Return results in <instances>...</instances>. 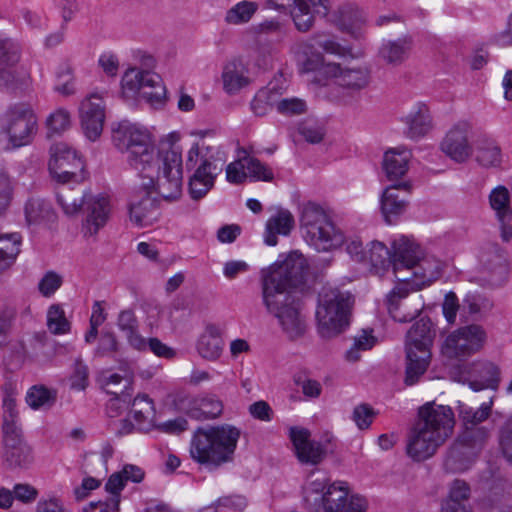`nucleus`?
<instances>
[{
    "instance_id": "nucleus-1",
    "label": "nucleus",
    "mask_w": 512,
    "mask_h": 512,
    "mask_svg": "<svg viewBox=\"0 0 512 512\" xmlns=\"http://www.w3.org/2000/svg\"><path fill=\"white\" fill-rule=\"evenodd\" d=\"M307 276V261L297 251L291 252L283 262L273 264L263 276V303L290 339L302 336L306 329L294 289L302 287Z\"/></svg>"
},
{
    "instance_id": "nucleus-2",
    "label": "nucleus",
    "mask_w": 512,
    "mask_h": 512,
    "mask_svg": "<svg viewBox=\"0 0 512 512\" xmlns=\"http://www.w3.org/2000/svg\"><path fill=\"white\" fill-rule=\"evenodd\" d=\"M454 427L455 415L451 407L434 402L424 404L409 432L407 455L417 462L429 459L452 436Z\"/></svg>"
},
{
    "instance_id": "nucleus-3",
    "label": "nucleus",
    "mask_w": 512,
    "mask_h": 512,
    "mask_svg": "<svg viewBox=\"0 0 512 512\" xmlns=\"http://www.w3.org/2000/svg\"><path fill=\"white\" fill-rule=\"evenodd\" d=\"M240 431L229 425L199 427L190 441V456L197 463L218 468L233 459Z\"/></svg>"
},
{
    "instance_id": "nucleus-4",
    "label": "nucleus",
    "mask_w": 512,
    "mask_h": 512,
    "mask_svg": "<svg viewBox=\"0 0 512 512\" xmlns=\"http://www.w3.org/2000/svg\"><path fill=\"white\" fill-rule=\"evenodd\" d=\"M227 161L226 152L220 146L194 143L188 150L185 168L189 176V192L194 200L203 198L214 186Z\"/></svg>"
},
{
    "instance_id": "nucleus-5",
    "label": "nucleus",
    "mask_w": 512,
    "mask_h": 512,
    "mask_svg": "<svg viewBox=\"0 0 512 512\" xmlns=\"http://www.w3.org/2000/svg\"><path fill=\"white\" fill-rule=\"evenodd\" d=\"M143 171V178L148 179L142 185L147 190L154 189L164 200H177L182 194L183 160L179 149L174 146L160 150L152 163Z\"/></svg>"
},
{
    "instance_id": "nucleus-6",
    "label": "nucleus",
    "mask_w": 512,
    "mask_h": 512,
    "mask_svg": "<svg viewBox=\"0 0 512 512\" xmlns=\"http://www.w3.org/2000/svg\"><path fill=\"white\" fill-rule=\"evenodd\" d=\"M354 297L348 291L324 287L318 296L316 319L318 333L330 339L341 334L350 323Z\"/></svg>"
},
{
    "instance_id": "nucleus-7",
    "label": "nucleus",
    "mask_w": 512,
    "mask_h": 512,
    "mask_svg": "<svg viewBox=\"0 0 512 512\" xmlns=\"http://www.w3.org/2000/svg\"><path fill=\"white\" fill-rule=\"evenodd\" d=\"M300 223L307 242L319 252L332 250L344 242L343 233L336 229L326 211L314 202L303 205Z\"/></svg>"
},
{
    "instance_id": "nucleus-8",
    "label": "nucleus",
    "mask_w": 512,
    "mask_h": 512,
    "mask_svg": "<svg viewBox=\"0 0 512 512\" xmlns=\"http://www.w3.org/2000/svg\"><path fill=\"white\" fill-rule=\"evenodd\" d=\"M112 140L120 151L128 154L130 166L138 172L149 167L157 156L149 132L128 121L120 122L113 129Z\"/></svg>"
},
{
    "instance_id": "nucleus-9",
    "label": "nucleus",
    "mask_w": 512,
    "mask_h": 512,
    "mask_svg": "<svg viewBox=\"0 0 512 512\" xmlns=\"http://www.w3.org/2000/svg\"><path fill=\"white\" fill-rule=\"evenodd\" d=\"M480 311L476 294H467L463 299L460 312L462 326L448 335L443 346V353L449 358L467 357L480 349V326L468 324L470 316Z\"/></svg>"
},
{
    "instance_id": "nucleus-10",
    "label": "nucleus",
    "mask_w": 512,
    "mask_h": 512,
    "mask_svg": "<svg viewBox=\"0 0 512 512\" xmlns=\"http://www.w3.org/2000/svg\"><path fill=\"white\" fill-rule=\"evenodd\" d=\"M433 336L431 322L428 319H420L408 331L405 377L407 385L415 384L427 370L431 359L430 347Z\"/></svg>"
},
{
    "instance_id": "nucleus-11",
    "label": "nucleus",
    "mask_w": 512,
    "mask_h": 512,
    "mask_svg": "<svg viewBox=\"0 0 512 512\" xmlns=\"http://www.w3.org/2000/svg\"><path fill=\"white\" fill-rule=\"evenodd\" d=\"M125 97L132 98L138 93L153 106L162 105L166 99V87L159 74L150 70L128 69L121 80Z\"/></svg>"
},
{
    "instance_id": "nucleus-12",
    "label": "nucleus",
    "mask_w": 512,
    "mask_h": 512,
    "mask_svg": "<svg viewBox=\"0 0 512 512\" xmlns=\"http://www.w3.org/2000/svg\"><path fill=\"white\" fill-rule=\"evenodd\" d=\"M49 171L58 183H80L84 179V164L77 151L67 143H55L50 148Z\"/></svg>"
},
{
    "instance_id": "nucleus-13",
    "label": "nucleus",
    "mask_w": 512,
    "mask_h": 512,
    "mask_svg": "<svg viewBox=\"0 0 512 512\" xmlns=\"http://www.w3.org/2000/svg\"><path fill=\"white\" fill-rule=\"evenodd\" d=\"M323 74L334 80L341 90L339 97L344 104L349 103L356 94L369 84L370 74L367 68L361 66H341L338 63H328L323 67Z\"/></svg>"
},
{
    "instance_id": "nucleus-14",
    "label": "nucleus",
    "mask_w": 512,
    "mask_h": 512,
    "mask_svg": "<svg viewBox=\"0 0 512 512\" xmlns=\"http://www.w3.org/2000/svg\"><path fill=\"white\" fill-rule=\"evenodd\" d=\"M3 130L9 136L13 147L18 148L32 141L37 129V119L33 110L25 104L11 106L3 118Z\"/></svg>"
},
{
    "instance_id": "nucleus-15",
    "label": "nucleus",
    "mask_w": 512,
    "mask_h": 512,
    "mask_svg": "<svg viewBox=\"0 0 512 512\" xmlns=\"http://www.w3.org/2000/svg\"><path fill=\"white\" fill-rule=\"evenodd\" d=\"M482 475V512H505L512 502V486L498 469Z\"/></svg>"
},
{
    "instance_id": "nucleus-16",
    "label": "nucleus",
    "mask_w": 512,
    "mask_h": 512,
    "mask_svg": "<svg viewBox=\"0 0 512 512\" xmlns=\"http://www.w3.org/2000/svg\"><path fill=\"white\" fill-rule=\"evenodd\" d=\"M267 4L276 10L288 9L295 28L305 33L314 26L320 9L328 12L329 0H267Z\"/></svg>"
},
{
    "instance_id": "nucleus-17",
    "label": "nucleus",
    "mask_w": 512,
    "mask_h": 512,
    "mask_svg": "<svg viewBox=\"0 0 512 512\" xmlns=\"http://www.w3.org/2000/svg\"><path fill=\"white\" fill-rule=\"evenodd\" d=\"M472 128L467 122L453 126L441 142V150L455 162L463 163L473 154Z\"/></svg>"
},
{
    "instance_id": "nucleus-18",
    "label": "nucleus",
    "mask_w": 512,
    "mask_h": 512,
    "mask_svg": "<svg viewBox=\"0 0 512 512\" xmlns=\"http://www.w3.org/2000/svg\"><path fill=\"white\" fill-rule=\"evenodd\" d=\"M322 506L325 512H365L367 503L360 496H349L346 482H334L322 495Z\"/></svg>"
},
{
    "instance_id": "nucleus-19",
    "label": "nucleus",
    "mask_w": 512,
    "mask_h": 512,
    "mask_svg": "<svg viewBox=\"0 0 512 512\" xmlns=\"http://www.w3.org/2000/svg\"><path fill=\"white\" fill-rule=\"evenodd\" d=\"M179 410L195 420L215 419L222 414L223 403L214 394L178 398Z\"/></svg>"
},
{
    "instance_id": "nucleus-20",
    "label": "nucleus",
    "mask_w": 512,
    "mask_h": 512,
    "mask_svg": "<svg viewBox=\"0 0 512 512\" xmlns=\"http://www.w3.org/2000/svg\"><path fill=\"white\" fill-rule=\"evenodd\" d=\"M19 46L8 38H0V90L11 91L18 83Z\"/></svg>"
},
{
    "instance_id": "nucleus-21",
    "label": "nucleus",
    "mask_w": 512,
    "mask_h": 512,
    "mask_svg": "<svg viewBox=\"0 0 512 512\" xmlns=\"http://www.w3.org/2000/svg\"><path fill=\"white\" fill-rule=\"evenodd\" d=\"M105 119L104 102L101 97L91 95L81 102L80 121L85 136L95 141L102 133Z\"/></svg>"
},
{
    "instance_id": "nucleus-22",
    "label": "nucleus",
    "mask_w": 512,
    "mask_h": 512,
    "mask_svg": "<svg viewBox=\"0 0 512 512\" xmlns=\"http://www.w3.org/2000/svg\"><path fill=\"white\" fill-rule=\"evenodd\" d=\"M290 439L296 456L301 463L317 465L325 457L326 451L320 442L310 439V433L303 428L292 427Z\"/></svg>"
},
{
    "instance_id": "nucleus-23",
    "label": "nucleus",
    "mask_w": 512,
    "mask_h": 512,
    "mask_svg": "<svg viewBox=\"0 0 512 512\" xmlns=\"http://www.w3.org/2000/svg\"><path fill=\"white\" fill-rule=\"evenodd\" d=\"M485 257L482 282L484 281L491 288L503 285L509 273L505 251L497 244H493L490 250L486 252Z\"/></svg>"
},
{
    "instance_id": "nucleus-24",
    "label": "nucleus",
    "mask_w": 512,
    "mask_h": 512,
    "mask_svg": "<svg viewBox=\"0 0 512 512\" xmlns=\"http://www.w3.org/2000/svg\"><path fill=\"white\" fill-rule=\"evenodd\" d=\"M409 194L411 185L408 182H402L387 187L381 197V212L388 224L395 223L397 219L406 211L408 200L401 197L400 192Z\"/></svg>"
},
{
    "instance_id": "nucleus-25",
    "label": "nucleus",
    "mask_w": 512,
    "mask_h": 512,
    "mask_svg": "<svg viewBox=\"0 0 512 512\" xmlns=\"http://www.w3.org/2000/svg\"><path fill=\"white\" fill-rule=\"evenodd\" d=\"M392 265L395 274L416 264L423 253L420 246L407 236L399 235L391 242Z\"/></svg>"
},
{
    "instance_id": "nucleus-26",
    "label": "nucleus",
    "mask_w": 512,
    "mask_h": 512,
    "mask_svg": "<svg viewBox=\"0 0 512 512\" xmlns=\"http://www.w3.org/2000/svg\"><path fill=\"white\" fill-rule=\"evenodd\" d=\"M458 416L462 424V432L457 442L473 447L480 439V408H475L463 401L457 402Z\"/></svg>"
},
{
    "instance_id": "nucleus-27",
    "label": "nucleus",
    "mask_w": 512,
    "mask_h": 512,
    "mask_svg": "<svg viewBox=\"0 0 512 512\" xmlns=\"http://www.w3.org/2000/svg\"><path fill=\"white\" fill-rule=\"evenodd\" d=\"M491 208L495 211L496 217L500 223L501 238L508 242L512 238V209L510 207V193L504 186H498L493 189L489 195Z\"/></svg>"
},
{
    "instance_id": "nucleus-28",
    "label": "nucleus",
    "mask_w": 512,
    "mask_h": 512,
    "mask_svg": "<svg viewBox=\"0 0 512 512\" xmlns=\"http://www.w3.org/2000/svg\"><path fill=\"white\" fill-rule=\"evenodd\" d=\"M413 45V37L410 35L384 40L379 47L378 56L385 64L397 67L409 59Z\"/></svg>"
},
{
    "instance_id": "nucleus-29",
    "label": "nucleus",
    "mask_w": 512,
    "mask_h": 512,
    "mask_svg": "<svg viewBox=\"0 0 512 512\" xmlns=\"http://www.w3.org/2000/svg\"><path fill=\"white\" fill-rule=\"evenodd\" d=\"M85 229L89 235H95L104 227L110 217L111 205L108 197L103 195L92 196L86 199Z\"/></svg>"
},
{
    "instance_id": "nucleus-30",
    "label": "nucleus",
    "mask_w": 512,
    "mask_h": 512,
    "mask_svg": "<svg viewBox=\"0 0 512 512\" xmlns=\"http://www.w3.org/2000/svg\"><path fill=\"white\" fill-rule=\"evenodd\" d=\"M404 275L395 274L396 279L399 282L405 283L401 286L406 287L407 284H411L418 289L431 284L438 278L439 266L438 264H432L422 257L420 260L410 268H404Z\"/></svg>"
},
{
    "instance_id": "nucleus-31",
    "label": "nucleus",
    "mask_w": 512,
    "mask_h": 512,
    "mask_svg": "<svg viewBox=\"0 0 512 512\" xmlns=\"http://www.w3.org/2000/svg\"><path fill=\"white\" fill-rule=\"evenodd\" d=\"M160 216L158 201L151 196L150 191L145 192L141 199L129 205L130 221L138 227L152 225Z\"/></svg>"
},
{
    "instance_id": "nucleus-32",
    "label": "nucleus",
    "mask_w": 512,
    "mask_h": 512,
    "mask_svg": "<svg viewBox=\"0 0 512 512\" xmlns=\"http://www.w3.org/2000/svg\"><path fill=\"white\" fill-rule=\"evenodd\" d=\"M294 225L292 213L287 209H279L266 222L264 242L269 246H275L278 243L277 235L288 236Z\"/></svg>"
},
{
    "instance_id": "nucleus-33",
    "label": "nucleus",
    "mask_w": 512,
    "mask_h": 512,
    "mask_svg": "<svg viewBox=\"0 0 512 512\" xmlns=\"http://www.w3.org/2000/svg\"><path fill=\"white\" fill-rule=\"evenodd\" d=\"M223 88L228 94H236L250 83L248 69L238 59L227 62L222 71Z\"/></svg>"
},
{
    "instance_id": "nucleus-34",
    "label": "nucleus",
    "mask_w": 512,
    "mask_h": 512,
    "mask_svg": "<svg viewBox=\"0 0 512 512\" xmlns=\"http://www.w3.org/2000/svg\"><path fill=\"white\" fill-rule=\"evenodd\" d=\"M117 327L125 334L130 347L138 351L146 350V339L139 333V322L132 309H125L119 313Z\"/></svg>"
},
{
    "instance_id": "nucleus-35",
    "label": "nucleus",
    "mask_w": 512,
    "mask_h": 512,
    "mask_svg": "<svg viewBox=\"0 0 512 512\" xmlns=\"http://www.w3.org/2000/svg\"><path fill=\"white\" fill-rule=\"evenodd\" d=\"M409 290L404 286H396L387 295V309L391 317L398 322H409L418 316L420 308L407 311L408 303H402L408 296Z\"/></svg>"
},
{
    "instance_id": "nucleus-36",
    "label": "nucleus",
    "mask_w": 512,
    "mask_h": 512,
    "mask_svg": "<svg viewBox=\"0 0 512 512\" xmlns=\"http://www.w3.org/2000/svg\"><path fill=\"white\" fill-rule=\"evenodd\" d=\"M131 414L135 421L136 429L141 432L150 431L154 424L155 408L153 401L147 394H138L131 400Z\"/></svg>"
},
{
    "instance_id": "nucleus-37",
    "label": "nucleus",
    "mask_w": 512,
    "mask_h": 512,
    "mask_svg": "<svg viewBox=\"0 0 512 512\" xmlns=\"http://www.w3.org/2000/svg\"><path fill=\"white\" fill-rule=\"evenodd\" d=\"M412 154L410 150L398 147L384 155L383 169L389 181H397L408 171V163Z\"/></svg>"
},
{
    "instance_id": "nucleus-38",
    "label": "nucleus",
    "mask_w": 512,
    "mask_h": 512,
    "mask_svg": "<svg viewBox=\"0 0 512 512\" xmlns=\"http://www.w3.org/2000/svg\"><path fill=\"white\" fill-rule=\"evenodd\" d=\"M500 374V369L496 364L492 362H486L482 364V390H491L487 397L488 401L482 402V422L488 419V417L491 415L493 400L496 396V392L500 384Z\"/></svg>"
},
{
    "instance_id": "nucleus-39",
    "label": "nucleus",
    "mask_w": 512,
    "mask_h": 512,
    "mask_svg": "<svg viewBox=\"0 0 512 512\" xmlns=\"http://www.w3.org/2000/svg\"><path fill=\"white\" fill-rule=\"evenodd\" d=\"M223 346L224 342L218 330L211 326L200 336L197 342V351L202 358L215 361L221 356Z\"/></svg>"
},
{
    "instance_id": "nucleus-40",
    "label": "nucleus",
    "mask_w": 512,
    "mask_h": 512,
    "mask_svg": "<svg viewBox=\"0 0 512 512\" xmlns=\"http://www.w3.org/2000/svg\"><path fill=\"white\" fill-rule=\"evenodd\" d=\"M317 48L312 37L306 41L297 43L294 47L306 72L316 71L318 69L323 71V67L326 66V64H324V56Z\"/></svg>"
},
{
    "instance_id": "nucleus-41",
    "label": "nucleus",
    "mask_w": 512,
    "mask_h": 512,
    "mask_svg": "<svg viewBox=\"0 0 512 512\" xmlns=\"http://www.w3.org/2000/svg\"><path fill=\"white\" fill-rule=\"evenodd\" d=\"M407 125L406 135L411 139H419L431 129V117L426 106L421 105L417 110L405 117Z\"/></svg>"
},
{
    "instance_id": "nucleus-42",
    "label": "nucleus",
    "mask_w": 512,
    "mask_h": 512,
    "mask_svg": "<svg viewBox=\"0 0 512 512\" xmlns=\"http://www.w3.org/2000/svg\"><path fill=\"white\" fill-rule=\"evenodd\" d=\"M60 184L56 191L57 203L65 214L74 215L80 211L89 195L82 194L79 190L75 191L67 185L68 183Z\"/></svg>"
},
{
    "instance_id": "nucleus-43",
    "label": "nucleus",
    "mask_w": 512,
    "mask_h": 512,
    "mask_svg": "<svg viewBox=\"0 0 512 512\" xmlns=\"http://www.w3.org/2000/svg\"><path fill=\"white\" fill-rule=\"evenodd\" d=\"M3 457L11 468L27 467L33 462L32 449L25 441L4 446Z\"/></svg>"
},
{
    "instance_id": "nucleus-44",
    "label": "nucleus",
    "mask_w": 512,
    "mask_h": 512,
    "mask_svg": "<svg viewBox=\"0 0 512 512\" xmlns=\"http://www.w3.org/2000/svg\"><path fill=\"white\" fill-rule=\"evenodd\" d=\"M282 93L278 87L270 83L257 92L251 101V110L256 116L266 115L272 107L276 108L277 97Z\"/></svg>"
},
{
    "instance_id": "nucleus-45",
    "label": "nucleus",
    "mask_w": 512,
    "mask_h": 512,
    "mask_svg": "<svg viewBox=\"0 0 512 512\" xmlns=\"http://www.w3.org/2000/svg\"><path fill=\"white\" fill-rule=\"evenodd\" d=\"M337 25L342 31L352 35L354 38H361L362 31L360 29L361 15L359 11L351 5H343L339 7Z\"/></svg>"
},
{
    "instance_id": "nucleus-46",
    "label": "nucleus",
    "mask_w": 512,
    "mask_h": 512,
    "mask_svg": "<svg viewBox=\"0 0 512 512\" xmlns=\"http://www.w3.org/2000/svg\"><path fill=\"white\" fill-rule=\"evenodd\" d=\"M24 213L28 224L53 221L55 218L51 205L42 199H29L25 204Z\"/></svg>"
},
{
    "instance_id": "nucleus-47",
    "label": "nucleus",
    "mask_w": 512,
    "mask_h": 512,
    "mask_svg": "<svg viewBox=\"0 0 512 512\" xmlns=\"http://www.w3.org/2000/svg\"><path fill=\"white\" fill-rule=\"evenodd\" d=\"M258 8L259 5L254 1H240L227 10L225 22L232 25L245 24L251 20Z\"/></svg>"
},
{
    "instance_id": "nucleus-48",
    "label": "nucleus",
    "mask_w": 512,
    "mask_h": 512,
    "mask_svg": "<svg viewBox=\"0 0 512 512\" xmlns=\"http://www.w3.org/2000/svg\"><path fill=\"white\" fill-rule=\"evenodd\" d=\"M312 40L315 42L318 48L322 49L323 52L339 57H345L352 55V49L349 46L341 45L336 41L335 37L325 33L317 32L313 34Z\"/></svg>"
},
{
    "instance_id": "nucleus-49",
    "label": "nucleus",
    "mask_w": 512,
    "mask_h": 512,
    "mask_svg": "<svg viewBox=\"0 0 512 512\" xmlns=\"http://www.w3.org/2000/svg\"><path fill=\"white\" fill-rule=\"evenodd\" d=\"M367 259L365 262L370 263L373 267L385 268L392 264V249L379 241H372L366 249Z\"/></svg>"
},
{
    "instance_id": "nucleus-50",
    "label": "nucleus",
    "mask_w": 512,
    "mask_h": 512,
    "mask_svg": "<svg viewBox=\"0 0 512 512\" xmlns=\"http://www.w3.org/2000/svg\"><path fill=\"white\" fill-rule=\"evenodd\" d=\"M470 496V485L464 480L455 479L450 483L447 498L443 500L442 504L471 506Z\"/></svg>"
},
{
    "instance_id": "nucleus-51",
    "label": "nucleus",
    "mask_w": 512,
    "mask_h": 512,
    "mask_svg": "<svg viewBox=\"0 0 512 512\" xmlns=\"http://www.w3.org/2000/svg\"><path fill=\"white\" fill-rule=\"evenodd\" d=\"M102 384L106 393L110 395L118 396L121 390L131 392V395L133 394V380L132 377L127 374L124 376L118 373L103 375Z\"/></svg>"
},
{
    "instance_id": "nucleus-52",
    "label": "nucleus",
    "mask_w": 512,
    "mask_h": 512,
    "mask_svg": "<svg viewBox=\"0 0 512 512\" xmlns=\"http://www.w3.org/2000/svg\"><path fill=\"white\" fill-rule=\"evenodd\" d=\"M56 400V391L46 388L45 386H33L26 395L27 404L33 408L38 409L44 406H51Z\"/></svg>"
},
{
    "instance_id": "nucleus-53",
    "label": "nucleus",
    "mask_w": 512,
    "mask_h": 512,
    "mask_svg": "<svg viewBox=\"0 0 512 512\" xmlns=\"http://www.w3.org/2000/svg\"><path fill=\"white\" fill-rule=\"evenodd\" d=\"M315 474L310 475L306 485L304 486V500L308 504H317L318 502L322 503V495L326 493L327 489L330 485H327L326 478L322 477H313Z\"/></svg>"
},
{
    "instance_id": "nucleus-54",
    "label": "nucleus",
    "mask_w": 512,
    "mask_h": 512,
    "mask_svg": "<svg viewBox=\"0 0 512 512\" xmlns=\"http://www.w3.org/2000/svg\"><path fill=\"white\" fill-rule=\"evenodd\" d=\"M47 326L51 333L59 335L70 330V323L60 305L53 304L47 312Z\"/></svg>"
},
{
    "instance_id": "nucleus-55",
    "label": "nucleus",
    "mask_w": 512,
    "mask_h": 512,
    "mask_svg": "<svg viewBox=\"0 0 512 512\" xmlns=\"http://www.w3.org/2000/svg\"><path fill=\"white\" fill-rule=\"evenodd\" d=\"M276 110L279 114L292 117L306 113L307 103L304 99L298 97H277Z\"/></svg>"
},
{
    "instance_id": "nucleus-56",
    "label": "nucleus",
    "mask_w": 512,
    "mask_h": 512,
    "mask_svg": "<svg viewBox=\"0 0 512 512\" xmlns=\"http://www.w3.org/2000/svg\"><path fill=\"white\" fill-rule=\"evenodd\" d=\"M298 133L309 143H320L325 135L322 125L313 119H306L298 124Z\"/></svg>"
},
{
    "instance_id": "nucleus-57",
    "label": "nucleus",
    "mask_w": 512,
    "mask_h": 512,
    "mask_svg": "<svg viewBox=\"0 0 512 512\" xmlns=\"http://www.w3.org/2000/svg\"><path fill=\"white\" fill-rule=\"evenodd\" d=\"M376 339L367 331H363L361 335L355 337L352 347L346 352L345 358L349 362H356L360 359L361 351L371 349L375 345Z\"/></svg>"
},
{
    "instance_id": "nucleus-58",
    "label": "nucleus",
    "mask_w": 512,
    "mask_h": 512,
    "mask_svg": "<svg viewBox=\"0 0 512 512\" xmlns=\"http://www.w3.org/2000/svg\"><path fill=\"white\" fill-rule=\"evenodd\" d=\"M501 163L499 146L491 138L482 136V166L497 167Z\"/></svg>"
},
{
    "instance_id": "nucleus-59",
    "label": "nucleus",
    "mask_w": 512,
    "mask_h": 512,
    "mask_svg": "<svg viewBox=\"0 0 512 512\" xmlns=\"http://www.w3.org/2000/svg\"><path fill=\"white\" fill-rule=\"evenodd\" d=\"M20 235L17 233L5 234L0 236V254L3 258L10 260L13 264L16 256L20 252Z\"/></svg>"
},
{
    "instance_id": "nucleus-60",
    "label": "nucleus",
    "mask_w": 512,
    "mask_h": 512,
    "mask_svg": "<svg viewBox=\"0 0 512 512\" xmlns=\"http://www.w3.org/2000/svg\"><path fill=\"white\" fill-rule=\"evenodd\" d=\"M120 350V343L114 332L101 333L95 355L99 357L113 356Z\"/></svg>"
},
{
    "instance_id": "nucleus-61",
    "label": "nucleus",
    "mask_w": 512,
    "mask_h": 512,
    "mask_svg": "<svg viewBox=\"0 0 512 512\" xmlns=\"http://www.w3.org/2000/svg\"><path fill=\"white\" fill-rule=\"evenodd\" d=\"M131 392L121 390L120 395L112 397L106 404V413L110 418L120 416L131 404Z\"/></svg>"
},
{
    "instance_id": "nucleus-62",
    "label": "nucleus",
    "mask_w": 512,
    "mask_h": 512,
    "mask_svg": "<svg viewBox=\"0 0 512 512\" xmlns=\"http://www.w3.org/2000/svg\"><path fill=\"white\" fill-rule=\"evenodd\" d=\"M48 135L60 134L70 126V114L64 109H58L52 113L46 121Z\"/></svg>"
},
{
    "instance_id": "nucleus-63",
    "label": "nucleus",
    "mask_w": 512,
    "mask_h": 512,
    "mask_svg": "<svg viewBox=\"0 0 512 512\" xmlns=\"http://www.w3.org/2000/svg\"><path fill=\"white\" fill-rule=\"evenodd\" d=\"M247 174L254 180L271 181L274 178L273 171L260 160L254 157L246 158Z\"/></svg>"
},
{
    "instance_id": "nucleus-64",
    "label": "nucleus",
    "mask_w": 512,
    "mask_h": 512,
    "mask_svg": "<svg viewBox=\"0 0 512 512\" xmlns=\"http://www.w3.org/2000/svg\"><path fill=\"white\" fill-rule=\"evenodd\" d=\"M63 278L55 271H48L38 283V290L44 297L52 296L62 285Z\"/></svg>"
}]
</instances>
